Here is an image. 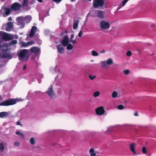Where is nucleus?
<instances>
[{"label": "nucleus", "instance_id": "obj_1", "mask_svg": "<svg viewBox=\"0 0 156 156\" xmlns=\"http://www.w3.org/2000/svg\"><path fill=\"white\" fill-rule=\"evenodd\" d=\"M28 50L27 49H20L17 52L19 60L26 62L29 59L30 56L28 53Z\"/></svg>", "mask_w": 156, "mask_h": 156}, {"label": "nucleus", "instance_id": "obj_2", "mask_svg": "<svg viewBox=\"0 0 156 156\" xmlns=\"http://www.w3.org/2000/svg\"><path fill=\"white\" fill-rule=\"evenodd\" d=\"M104 4V0H94L93 5L95 8L101 9L103 7Z\"/></svg>", "mask_w": 156, "mask_h": 156}, {"label": "nucleus", "instance_id": "obj_3", "mask_svg": "<svg viewBox=\"0 0 156 156\" xmlns=\"http://www.w3.org/2000/svg\"><path fill=\"white\" fill-rule=\"evenodd\" d=\"M16 101L14 99L10 98L0 103L1 106H8L15 104Z\"/></svg>", "mask_w": 156, "mask_h": 156}, {"label": "nucleus", "instance_id": "obj_4", "mask_svg": "<svg viewBox=\"0 0 156 156\" xmlns=\"http://www.w3.org/2000/svg\"><path fill=\"white\" fill-rule=\"evenodd\" d=\"M8 49H3L2 50L0 55L2 58H4L11 59L12 58V55L9 52H7Z\"/></svg>", "mask_w": 156, "mask_h": 156}, {"label": "nucleus", "instance_id": "obj_5", "mask_svg": "<svg viewBox=\"0 0 156 156\" xmlns=\"http://www.w3.org/2000/svg\"><path fill=\"white\" fill-rule=\"evenodd\" d=\"M21 8V5L18 2L13 3L10 7L12 11L16 12L19 11Z\"/></svg>", "mask_w": 156, "mask_h": 156}, {"label": "nucleus", "instance_id": "obj_6", "mask_svg": "<svg viewBox=\"0 0 156 156\" xmlns=\"http://www.w3.org/2000/svg\"><path fill=\"white\" fill-rule=\"evenodd\" d=\"M1 35H2V38L3 40L8 41L13 39L11 35L2 31H0V36Z\"/></svg>", "mask_w": 156, "mask_h": 156}, {"label": "nucleus", "instance_id": "obj_7", "mask_svg": "<svg viewBox=\"0 0 156 156\" xmlns=\"http://www.w3.org/2000/svg\"><path fill=\"white\" fill-rule=\"evenodd\" d=\"M100 26L102 29H107L110 27V24L108 22L103 20L100 22Z\"/></svg>", "mask_w": 156, "mask_h": 156}, {"label": "nucleus", "instance_id": "obj_8", "mask_svg": "<svg viewBox=\"0 0 156 156\" xmlns=\"http://www.w3.org/2000/svg\"><path fill=\"white\" fill-rule=\"evenodd\" d=\"M96 12L97 13L96 15L93 16L94 17H97L101 19H103L105 18L104 12L101 10H97Z\"/></svg>", "mask_w": 156, "mask_h": 156}, {"label": "nucleus", "instance_id": "obj_9", "mask_svg": "<svg viewBox=\"0 0 156 156\" xmlns=\"http://www.w3.org/2000/svg\"><path fill=\"white\" fill-rule=\"evenodd\" d=\"M46 93L51 97L52 98L55 97V94L54 93L53 89V86L51 85L48 88V90Z\"/></svg>", "mask_w": 156, "mask_h": 156}, {"label": "nucleus", "instance_id": "obj_10", "mask_svg": "<svg viewBox=\"0 0 156 156\" xmlns=\"http://www.w3.org/2000/svg\"><path fill=\"white\" fill-rule=\"evenodd\" d=\"M95 111L97 114L99 115H101L105 113V110L102 106L97 108Z\"/></svg>", "mask_w": 156, "mask_h": 156}, {"label": "nucleus", "instance_id": "obj_11", "mask_svg": "<svg viewBox=\"0 0 156 156\" xmlns=\"http://www.w3.org/2000/svg\"><path fill=\"white\" fill-rule=\"evenodd\" d=\"M69 42V40L68 35H66L64 37L62 41L61 44L64 47L67 45Z\"/></svg>", "mask_w": 156, "mask_h": 156}, {"label": "nucleus", "instance_id": "obj_12", "mask_svg": "<svg viewBox=\"0 0 156 156\" xmlns=\"http://www.w3.org/2000/svg\"><path fill=\"white\" fill-rule=\"evenodd\" d=\"M37 28L36 27L33 26L29 33V36L30 37H32L34 36L36 32Z\"/></svg>", "mask_w": 156, "mask_h": 156}, {"label": "nucleus", "instance_id": "obj_13", "mask_svg": "<svg viewBox=\"0 0 156 156\" xmlns=\"http://www.w3.org/2000/svg\"><path fill=\"white\" fill-rule=\"evenodd\" d=\"M4 13H2L3 16L4 17H6L7 16L10 14V12L11 11V9L8 8H5L4 9Z\"/></svg>", "mask_w": 156, "mask_h": 156}, {"label": "nucleus", "instance_id": "obj_14", "mask_svg": "<svg viewBox=\"0 0 156 156\" xmlns=\"http://www.w3.org/2000/svg\"><path fill=\"white\" fill-rule=\"evenodd\" d=\"M13 26L12 22H8L5 27V30L7 31H9L12 29Z\"/></svg>", "mask_w": 156, "mask_h": 156}, {"label": "nucleus", "instance_id": "obj_15", "mask_svg": "<svg viewBox=\"0 0 156 156\" xmlns=\"http://www.w3.org/2000/svg\"><path fill=\"white\" fill-rule=\"evenodd\" d=\"M58 51L60 54H63L64 52V48L61 45H57L56 46Z\"/></svg>", "mask_w": 156, "mask_h": 156}, {"label": "nucleus", "instance_id": "obj_16", "mask_svg": "<svg viewBox=\"0 0 156 156\" xmlns=\"http://www.w3.org/2000/svg\"><path fill=\"white\" fill-rule=\"evenodd\" d=\"M30 50L33 53H37L39 52L40 50L38 48L34 47L30 48Z\"/></svg>", "mask_w": 156, "mask_h": 156}, {"label": "nucleus", "instance_id": "obj_17", "mask_svg": "<svg viewBox=\"0 0 156 156\" xmlns=\"http://www.w3.org/2000/svg\"><path fill=\"white\" fill-rule=\"evenodd\" d=\"M135 144L133 143H132L130 144V149L131 151L134 154H136V152L135 151Z\"/></svg>", "mask_w": 156, "mask_h": 156}, {"label": "nucleus", "instance_id": "obj_18", "mask_svg": "<svg viewBox=\"0 0 156 156\" xmlns=\"http://www.w3.org/2000/svg\"><path fill=\"white\" fill-rule=\"evenodd\" d=\"M9 115L8 112H0V118H2L7 116Z\"/></svg>", "mask_w": 156, "mask_h": 156}, {"label": "nucleus", "instance_id": "obj_19", "mask_svg": "<svg viewBox=\"0 0 156 156\" xmlns=\"http://www.w3.org/2000/svg\"><path fill=\"white\" fill-rule=\"evenodd\" d=\"M79 21L77 20H74L73 21V29H76L78 25Z\"/></svg>", "mask_w": 156, "mask_h": 156}, {"label": "nucleus", "instance_id": "obj_20", "mask_svg": "<svg viewBox=\"0 0 156 156\" xmlns=\"http://www.w3.org/2000/svg\"><path fill=\"white\" fill-rule=\"evenodd\" d=\"M128 0H124L122 2V5L121 4L117 8V10H119L122 7L124 6L125 5L126 3L128 1Z\"/></svg>", "mask_w": 156, "mask_h": 156}, {"label": "nucleus", "instance_id": "obj_21", "mask_svg": "<svg viewBox=\"0 0 156 156\" xmlns=\"http://www.w3.org/2000/svg\"><path fill=\"white\" fill-rule=\"evenodd\" d=\"M74 37V35L73 34H72L71 35L70 39V42H72L73 44H75L76 43V40H73V38Z\"/></svg>", "mask_w": 156, "mask_h": 156}, {"label": "nucleus", "instance_id": "obj_22", "mask_svg": "<svg viewBox=\"0 0 156 156\" xmlns=\"http://www.w3.org/2000/svg\"><path fill=\"white\" fill-rule=\"evenodd\" d=\"M91 156H95L96 155V153L94 152L93 148H91L90 149L89 151Z\"/></svg>", "mask_w": 156, "mask_h": 156}, {"label": "nucleus", "instance_id": "obj_23", "mask_svg": "<svg viewBox=\"0 0 156 156\" xmlns=\"http://www.w3.org/2000/svg\"><path fill=\"white\" fill-rule=\"evenodd\" d=\"M106 64L108 65H110L113 63L112 60L111 58H108L106 61Z\"/></svg>", "mask_w": 156, "mask_h": 156}, {"label": "nucleus", "instance_id": "obj_24", "mask_svg": "<svg viewBox=\"0 0 156 156\" xmlns=\"http://www.w3.org/2000/svg\"><path fill=\"white\" fill-rule=\"evenodd\" d=\"M19 44L21 45V47H27L28 46L27 43H26L24 42H21Z\"/></svg>", "mask_w": 156, "mask_h": 156}, {"label": "nucleus", "instance_id": "obj_25", "mask_svg": "<svg viewBox=\"0 0 156 156\" xmlns=\"http://www.w3.org/2000/svg\"><path fill=\"white\" fill-rule=\"evenodd\" d=\"M29 0H24L22 5L23 7L27 6L28 5Z\"/></svg>", "mask_w": 156, "mask_h": 156}, {"label": "nucleus", "instance_id": "obj_26", "mask_svg": "<svg viewBox=\"0 0 156 156\" xmlns=\"http://www.w3.org/2000/svg\"><path fill=\"white\" fill-rule=\"evenodd\" d=\"M15 133L16 134L24 139V135L22 133H20V131H16V132Z\"/></svg>", "mask_w": 156, "mask_h": 156}, {"label": "nucleus", "instance_id": "obj_27", "mask_svg": "<svg viewBox=\"0 0 156 156\" xmlns=\"http://www.w3.org/2000/svg\"><path fill=\"white\" fill-rule=\"evenodd\" d=\"M73 48V46L71 44H69L67 45V49L68 50H72Z\"/></svg>", "mask_w": 156, "mask_h": 156}, {"label": "nucleus", "instance_id": "obj_28", "mask_svg": "<svg viewBox=\"0 0 156 156\" xmlns=\"http://www.w3.org/2000/svg\"><path fill=\"white\" fill-rule=\"evenodd\" d=\"M100 95V93L99 91H97L94 93L93 96L94 97H96Z\"/></svg>", "mask_w": 156, "mask_h": 156}, {"label": "nucleus", "instance_id": "obj_29", "mask_svg": "<svg viewBox=\"0 0 156 156\" xmlns=\"http://www.w3.org/2000/svg\"><path fill=\"white\" fill-rule=\"evenodd\" d=\"M4 145L3 143H2L0 145V150L2 152L3 151L4 148Z\"/></svg>", "mask_w": 156, "mask_h": 156}, {"label": "nucleus", "instance_id": "obj_30", "mask_svg": "<svg viewBox=\"0 0 156 156\" xmlns=\"http://www.w3.org/2000/svg\"><path fill=\"white\" fill-rule=\"evenodd\" d=\"M92 55L93 56H98L99 55L98 53L96 51L93 50L92 51Z\"/></svg>", "mask_w": 156, "mask_h": 156}, {"label": "nucleus", "instance_id": "obj_31", "mask_svg": "<svg viewBox=\"0 0 156 156\" xmlns=\"http://www.w3.org/2000/svg\"><path fill=\"white\" fill-rule=\"evenodd\" d=\"M24 18L26 20H28V22H30L31 20V16L29 15L25 16Z\"/></svg>", "mask_w": 156, "mask_h": 156}, {"label": "nucleus", "instance_id": "obj_32", "mask_svg": "<svg viewBox=\"0 0 156 156\" xmlns=\"http://www.w3.org/2000/svg\"><path fill=\"white\" fill-rule=\"evenodd\" d=\"M118 94L115 91H113L112 94V97L114 98H115L117 97Z\"/></svg>", "mask_w": 156, "mask_h": 156}, {"label": "nucleus", "instance_id": "obj_33", "mask_svg": "<svg viewBox=\"0 0 156 156\" xmlns=\"http://www.w3.org/2000/svg\"><path fill=\"white\" fill-rule=\"evenodd\" d=\"M30 143L32 144H34L35 143L34 138V137H32L30 140Z\"/></svg>", "mask_w": 156, "mask_h": 156}, {"label": "nucleus", "instance_id": "obj_34", "mask_svg": "<svg viewBox=\"0 0 156 156\" xmlns=\"http://www.w3.org/2000/svg\"><path fill=\"white\" fill-rule=\"evenodd\" d=\"M17 41L16 40H13L11 41L10 43V44L11 45H12L15 44L17 43Z\"/></svg>", "mask_w": 156, "mask_h": 156}, {"label": "nucleus", "instance_id": "obj_35", "mask_svg": "<svg viewBox=\"0 0 156 156\" xmlns=\"http://www.w3.org/2000/svg\"><path fill=\"white\" fill-rule=\"evenodd\" d=\"M106 62L105 61H102L101 62V66L102 67H105L107 66Z\"/></svg>", "mask_w": 156, "mask_h": 156}, {"label": "nucleus", "instance_id": "obj_36", "mask_svg": "<svg viewBox=\"0 0 156 156\" xmlns=\"http://www.w3.org/2000/svg\"><path fill=\"white\" fill-rule=\"evenodd\" d=\"M16 21L19 23L22 22V17H18L16 18Z\"/></svg>", "mask_w": 156, "mask_h": 156}, {"label": "nucleus", "instance_id": "obj_37", "mask_svg": "<svg viewBox=\"0 0 156 156\" xmlns=\"http://www.w3.org/2000/svg\"><path fill=\"white\" fill-rule=\"evenodd\" d=\"M142 152L144 154H146L147 152L146 148L145 147H143L142 148Z\"/></svg>", "mask_w": 156, "mask_h": 156}, {"label": "nucleus", "instance_id": "obj_38", "mask_svg": "<svg viewBox=\"0 0 156 156\" xmlns=\"http://www.w3.org/2000/svg\"><path fill=\"white\" fill-rule=\"evenodd\" d=\"M117 108L119 109L122 110L124 108V107L123 105H120L118 106Z\"/></svg>", "mask_w": 156, "mask_h": 156}, {"label": "nucleus", "instance_id": "obj_39", "mask_svg": "<svg viewBox=\"0 0 156 156\" xmlns=\"http://www.w3.org/2000/svg\"><path fill=\"white\" fill-rule=\"evenodd\" d=\"M89 77L90 78V80H93L96 77V76H92L91 75H90L89 76Z\"/></svg>", "mask_w": 156, "mask_h": 156}, {"label": "nucleus", "instance_id": "obj_40", "mask_svg": "<svg viewBox=\"0 0 156 156\" xmlns=\"http://www.w3.org/2000/svg\"><path fill=\"white\" fill-rule=\"evenodd\" d=\"M126 54L127 56H129L132 55V52L130 51H129L127 52Z\"/></svg>", "mask_w": 156, "mask_h": 156}, {"label": "nucleus", "instance_id": "obj_41", "mask_svg": "<svg viewBox=\"0 0 156 156\" xmlns=\"http://www.w3.org/2000/svg\"><path fill=\"white\" fill-rule=\"evenodd\" d=\"M123 72L126 75H128L129 73V70L126 69L124 70Z\"/></svg>", "mask_w": 156, "mask_h": 156}, {"label": "nucleus", "instance_id": "obj_42", "mask_svg": "<svg viewBox=\"0 0 156 156\" xmlns=\"http://www.w3.org/2000/svg\"><path fill=\"white\" fill-rule=\"evenodd\" d=\"M35 43V42L33 41H30L27 42L28 45H31Z\"/></svg>", "mask_w": 156, "mask_h": 156}, {"label": "nucleus", "instance_id": "obj_43", "mask_svg": "<svg viewBox=\"0 0 156 156\" xmlns=\"http://www.w3.org/2000/svg\"><path fill=\"white\" fill-rule=\"evenodd\" d=\"M62 0H52V1L57 4L59 3Z\"/></svg>", "mask_w": 156, "mask_h": 156}, {"label": "nucleus", "instance_id": "obj_44", "mask_svg": "<svg viewBox=\"0 0 156 156\" xmlns=\"http://www.w3.org/2000/svg\"><path fill=\"white\" fill-rule=\"evenodd\" d=\"M83 34V32L82 31H80L79 32L78 36L79 37H81Z\"/></svg>", "mask_w": 156, "mask_h": 156}, {"label": "nucleus", "instance_id": "obj_45", "mask_svg": "<svg viewBox=\"0 0 156 156\" xmlns=\"http://www.w3.org/2000/svg\"><path fill=\"white\" fill-rule=\"evenodd\" d=\"M14 145L16 147H18L19 145V143L18 142H15L14 143Z\"/></svg>", "mask_w": 156, "mask_h": 156}, {"label": "nucleus", "instance_id": "obj_46", "mask_svg": "<svg viewBox=\"0 0 156 156\" xmlns=\"http://www.w3.org/2000/svg\"><path fill=\"white\" fill-rule=\"evenodd\" d=\"M16 124L17 125H20L21 126H23L21 124L20 122L19 121H18L17 122Z\"/></svg>", "mask_w": 156, "mask_h": 156}, {"label": "nucleus", "instance_id": "obj_47", "mask_svg": "<svg viewBox=\"0 0 156 156\" xmlns=\"http://www.w3.org/2000/svg\"><path fill=\"white\" fill-rule=\"evenodd\" d=\"M105 52V50H101L100 51V53H104Z\"/></svg>", "mask_w": 156, "mask_h": 156}, {"label": "nucleus", "instance_id": "obj_48", "mask_svg": "<svg viewBox=\"0 0 156 156\" xmlns=\"http://www.w3.org/2000/svg\"><path fill=\"white\" fill-rule=\"evenodd\" d=\"M26 65H24L23 66V70H25L26 69Z\"/></svg>", "mask_w": 156, "mask_h": 156}, {"label": "nucleus", "instance_id": "obj_49", "mask_svg": "<svg viewBox=\"0 0 156 156\" xmlns=\"http://www.w3.org/2000/svg\"><path fill=\"white\" fill-rule=\"evenodd\" d=\"M65 34V32L64 31H62L61 34V36L64 35Z\"/></svg>", "mask_w": 156, "mask_h": 156}, {"label": "nucleus", "instance_id": "obj_50", "mask_svg": "<svg viewBox=\"0 0 156 156\" xmlns=\"http://www.w3.org/2000/svg\"><path fill=\"white\" fill-rule=\"evenodd\" d=\"M12 20V18L11 17H9L8 19L9 21H11Z\"/></svg>", "mask_w": 156, "mask_h": 156}, {"label": "nucleus", "instance_id": "obj_51", "mask_svg": "<svg viewBox=\"0 0 156 156\" xmlns=\"http://www.w3.org/2000/svg\"><path fill=\"white\" fill-rule=\"evenodd\" d=\"M134 115L136 116H137L138 115V114L136 112H135V114H134Z\"/></svg>", "mask_w": 156, "mask_h": 156}, {"label": "nucleus", "instance_id": "obj_52", "mask_svg": "<svg viewBox=\"0 0 156 156\" xmlns=\"http://www.w3.org/2000/svg\"><path fill=\"white\" fill-rule=\"evenodd\" d=\"M154 24H152L151 25V27H154Z\"/></svg>", "mask_w": 156, "mask_h": 156}, {"label": "nucleus", "instance_id": "obj_53", "mask_svg": "<svg viewBox=\"0 0 156 156\" xmlns=\"http://www.w3.org/2000/svg\"><path fill=\"white\" fill-rule=\"evenodd\" d=\"M37 0L40 2H42V0Z\"/></svg>", "mask_w": 156, "mask_h": 156}, {"label": "nucleus", "instance_id": "obj_54", "mask_svg": "<svg viewBox=\"0 0 156 156\" xmlns=\"http://www.w3.org/2000/svg\"><path fill=\"white\" fill-rule=\"evenodd\" d=\"M64 32H65V34L68 33L67 31L66 30Z\"/></svg>", "mask_w": 156, "mask_h": 156}, {"label": "nucleus", "instance_id": "obj_55", "mask_svg": "<svg viewBox=\"0 0 156 156\" xmlns=\"http://www.w3.org/2000/svg\"><path fill=\"white\" fill-rule=\"evenodd\" d=\"M70 0L72 2H74V1H76V0Z\"/></svg>", "mask_w": 156, "mask_h": 156}, {"label": "nucleus", "instance_id": "obj_56", "mask_svg": "<svg viewBox=\"0 0 156 156\" xmlns=\"http://www.w3.org/2000/svg\"><path fill=\"white\" fill-rule=\"evenodd\" d=\"M89 1H91V0H88Z\"/></svg>", "mask_w": 156, "mask_h": 156}, {"label": "nucleus", "instance_id": "obj_57", "mask_svg": "<svg viewBox=\"0 0 156 156\" xmlns=\"http://www.w3.org/2000/svg\"><path fill=\"white\" fill-rule=\"evenodd\" d=\"M0 106H1V105H0Z\"/></svg>", "mask_w": 156, "mask_h": 156}]
</instances>
